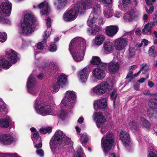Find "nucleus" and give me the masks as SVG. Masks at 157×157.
Returning a JSON list of instances; mask_svg holds the SVG:
<instances>
[{"instance_id": "1", "label": "nucleus", "mask_w": 157, "mask_h": 157, "mask_svg": "<svg viewBox=\"0 0 157 157\" xmlns=\"http://www.w3.org/2000/svg\"><path fill=\"white\" fill-rule=\"evenodd\" d=\"M86 47L85 40L81 37H76L71 40L69 50L75 61L78 63L83 60Z\"/></svg>"}, {"instance_id": "2", "label": "nucleus", "mask_w": 157, "mask_h": 157, "mask_svg": "<svg viewBox=\"0 0 157 157\" xmlns=\"http://www.w3.org/2000/svg\"><path fill=\"white\" fill-rule=\"evenodd\" d=\"M35 20V17L33 14H26L24 17L23 21L21 23L18 33L24 36L31 35L34 31Z\"/></svg>"}, {"instance_id": "3", "label": "nucleus", "mask_w": 157, "mask_h": 157, "mask_svg": "<svg viewBox=\"0 0 157 157\" xmlns=\"http://www.w3.org/2000/svg\"><path fill=\"white\" fill-rule=\"evenodd\" d=\"M101 13V10L98 6L93 7V12L90 14L87 23V25L91 28L87 29V33L89 35H96L101 30V27L96 24V20Z\"/></svg>"}, {"instance_id": "4", "label": "nucleus", "mask_w": 157, "mask_h": 157, "mask_svg": "<svg viewBox=\"0 0 157 157\" xmlns=\"http://www.w3.org/2000/svg\"><path fill=\"white\" fill-rule=\"evenodd\" d=\"M34 107L36 112L42 116L53 115V108L51 104L44 101L43 98L40 96L37 97L35 100Z\"/></svg>"}, {"instance_id": "5", "label": "nucleus", "mask_w": 157, "mask_h": 157, "mask_svg": "<svg viewBox=\"0 0 157 157\" xmlns=\"http://www.w3.org/2000/svg\"><path fill=\"white\" fill-rule=\"evenodd\" d=\"M71 140L67 137L61 131L58 130L55 133L50 142V147L53 152H55L57 145L64 146L68 144Z\"/></svg>"}, {"instance_id": "6", "label": "nucleus", "mask_w": 157, "mask_h": 157, "mask_svg": "<svg viewBox=\"0 0 157 157\" xmlns=\"http://www.w3.org/2000/svg\"><path fill=\"white\" fill-rule=\"evenodd\" d=\"M12 5L9 2H3L1 5L0 22L2 23L10 24L9 20L6 19V16H9L11 12Z\"/></svg>"}, {"instance_id": "7", "label": "nucleus", "mask_w": 157, "mask_h": 157, "mask_svg": "<svg viewBox=\"0 0 157 157\" xmlns=\"http://www.w3.org/2000/svg\"><path fill=\"white\" fill-rule=\"evenodd\" d=\"M114 141L113 135L110 132L107 133L102 137L101 144L105 155L111 150Z\"/></svg>"}, {"instance_id": "8", "label": "nucleus", "mask_w": 157, "mask_h": 157, "mask_svg": "<svg viewBox=\"0 0 157 157\" xmlns=\"http://www.w3.org/2000/svg\"><path fill=\"white\" fill-rule=\"evenodd\" d=\"M96 1H94V0H85L84 1L78 2L76 5V7L77 8L80 12V14L82 13L84 11L89 9L93 7H93L94 6H98L100 9V6L99 5L96 3Z\"/></svg>"}, {"instance_id": "9", "label": "nucleus", "mask_w": 157, "mask_h": 157, "mask_svg": "<svg viewBox=\"0 0 157 157\" xmlns=\"http://www.w3.org/2000/svg\"><path fill=\"white\" fill-rule=\"evenodd\" d=\"M76 7L75 4L73 5L70 10L64 13L62 17L63 21L69 22L72 21L76 18L78 14L80 13V12Z\"/></svg>"}, {"instance_id": "10", "label": "nucleus", "mask_w": 157, "mask_h": 157, "mask_svg": "<svg viewBox=\"0 0 157 157\" xmlns=\"http://www.w3.org/2000/svg\"><path fill=\"white\" fill-rule=\"evenodd\" d=\"M109 85L106 81H103L93 87L90 90L91 94L101 96L106 92L109 88Z\"/></svg>"}, {"instance_id": "11", "label": "nucleus", "mask_w": 157, "mask_h": 157, "mask_svg": "<svg viewBox=\"0 0 157 157\" xmlns=\"http://www.w3.org/2000/svg\"><path fill=\"white\" fill-rule=\"evenodd\" d=\"M107 66V63H101V67L98 66V67L94 69L92 72L93 77L98 80L103 79L105 76V70Z\"/></svg>"}, {"instance_id": "12", "label": "nucleus", "mask_w": 157, "mask_h": 157, "mask_svg": "<svg viewBox=\"0 0 157 157\" xmlns=\"http://www.w3.org/2000/svg\"><path fill=\"white\" fill-rule=\"evenodd\" d=\"M120 137L124 146L128 151H130L132 147L128 133L125 131H122L120 132Z\"/></svg>"}, {"instance_id": "13", "label": "nucleus", "mask_w": 157, "mask_h": 157, "mask_svg": "<svg viewBox=\"0 0 157 157\" xmlns=\"http://www.w3.org/2000/svg\"><path fill=\"white\" fill-rule=\"evenodd\" d=\"M36 83L34 76L31 75L28 79L27 86L28 92L33 95H36L37 93V90L36 87Z\"/></svg>"}, {"instance_id": "14", "label": "nucleus", "mask_w": 157, "mask_h": 157, "mask_svg": "<svg viewBox=\"0 0 157 157\" xmlns=\"http://www.w3.org/2000/svg\"><path fill=\"white\" fill-rule=\"evenodd\" d=\"M128 44V39L121 37L114 40V45L116 50L121 51L125 48Z\"/></svg>"}, {"instance_id": "15", "label": "nucleus", "mask_w": 157, "mask_h": 157, "mask_svg": "<svg viewBox=\"0 0 157 157\" xmlns=\"http://www.w3.org/2000/svg\"><path fill=\"white\" fill-rule=\"evenodd\" d=\"M33 7L34 9H39L45 8V9L43 10L40 12L41 16L42 18L45 15H48L50 12V6L48 2L45 1L40 3L38 5H34Z\"/></svg>"}, {"instance_id": "16", "label": "nucleus", "mask_w": 157, "mask_h": 157, "mask_svg": "<svg viewBox=\"0 0 157 157\" xmlns=\"http://www.w3.org/2000/svg\"><path fill=\"white\" fill-rule=\"evenodd\" d=\"M16 141L15 138L11 134H0V143L4 145H10Z\"/></svg>"}, {"instance_id": "17", "label": "nucleus", "mask_w": 157, "mask_h": 157, "mask_svg": "<svg viewBox=\"0 0 157 157\" xmlns=\"http://www.w3.org/2000/svg\"><path fill=\"white\" fill-rule=\"evenodd\" d=\"M14 122L12 121L11 117L9 116H6L3 118L0 119V127L2 128H14Z\"/></svg>"}, {"instance_id": "18", "label": "nucleus", "mask_w": 157, "mask_h": 157, "mask_svg": "<svg viewBox=\"0 0 157 157\" xmlns=\"http://www.w3.org/2000/svg\"><path fill=\"white\" fill-rule=\"evenodd\" d=\"M93 117L94 120L96 122V125L98 128H100L106 120L105 117L101 112L94 113Z\"/></svg>"}, {"instance_id": "19", "label": "nucleus", "mask_w": 157, "mask_h": 157, "mask_svg": "<svg viewBox=\"0 0 157 157\" xmlns=\"http://www.w3.org/2000/svg\"><path fill=\"white\" fill-rule=\"evenodd\" d=\"M107 99L103 98L95 100L94 103V108L95 110L105 109L107 106Z\"/></svg>"}, {"instance_id": "20", "label": "nucleus", "mask_w": 157, "mask_h": 157, "mask_svg": "<svg viewBox=\"0 0 157 157\" xmlns=\"http://www.w3.org/2000/svg\"><path fill=\"white\" fill-rule=\"evenodd\" d=\"M89 72L88 68L85 67L79 71L78 78L80 81L84 83L86 82L89 76Z\"/></svg>"}, {"instance_id": "21", "label": "nucleus", "mask_w": 157, "mask_h": 157, "mask_svg": "<svg viewBox=\"0 0 157 157\" xmlns=\"http://www.w3.org/2000/svg\"><path fill=\"white\" fill-rule=\"evenodd\" d=\"M118 30V28L117 26L110 25L106 27L105 28L106 34L110 37H112L115 35Z\"/></svg>"}, {"instance_id": "22", "label": "nucleus", "mask_w": 157, "mask_h": 157, "mask_svg": "<svg viewBox=\"0 0 157 157\" xmlns=\"http://www.w3.org/2000/svg\"><path fill=\"white\" fill-rule=\"evenodd\" d=\"M120 68L119 63L114 60H112L108 64V68L109 72L113 74L117 72Z\"/></svg>"}, {"instance_id": "23", "label": "nucleus", "mask_w": 157, "mask_h": 157, "mask_svg": "<svg viewBox=\"0 0 157 157\" xmlns=\"http://www.w3.org/2000/svg\"><path fill=\"white\" fill-rule=\"evenodd\" d=\"M74 103L73 102L68 101L66 98H64L62 99L60 103L61 107L62 109H72L74 106Z\"/></svg>"}, {"instance_id": "24", "label": "nucleus", "mask_w": 157, "mask_h": 157, "mask_svg": "<svg viewBox=\"0 0 157 157\" xmlns=\"http://www.w3.org/2000/svg\"><path fill=\"white\" fill-rule=\"evenodd\" d=\"M6 56L13 63L17 62V53L14 50H10L7 51Z\"/></svg>"}, {"instance_id": "25", "label": "nucleus", "mask_w": 157, "mask_h": 157, "mask_svg": "<svg viewBox=\"0 0 157 157\" xmlns=\"http://www.w3.org/2000/svg\"><path fill=\"white\" fill-rule=\"evenodd\" d=\"M64 98L67 99L68 101L73 102L74 104V100L76 98V94L73 91L68 90L65 93Z\"/></svg>"}, {"instance_id": "26", "label": "nucleus", "mask_w": 157, "mask_h": 157, "mask_svg": "<svg viewBox=\"0 0 157 157\" xmlns=\"http://www.w3.org/2000/svg\"><path fill=\"white\" fill-rule=\"evenodd\" d=\"M131 0H119V8L122 11H126L131 4Z\"/></svg>"}, {"instance_id": "27", "label": "nucleus", "mask_w": 157, "mask_h": 157, "mask_svg": "<svg viewBox=\"0 0 157 157\" xmlns=\"http://www.w3.org/2000/svg\"><path fill=\"white\" fill-rule=\"evenodd\" d=\"M155 22H148L145 24L142 29V33L144 34H150L151 32V29L155 25Z\"/></svg>"}, {"instance_id": "28", "label": "nucleus", "mask_w": 157, "mask_h": 157, "mask_svg": "<svg viewBox=\"0 0 157 157\" xmlns=\"http://www.w3.org/2000/svg\"><path fill=\"white\" fill-rule=\"evenodd\" d=\"M113 10L110 6L104 5L103 9V14L104 17L106 18H110L113 15Z\"/></svg>"}, {"instance_id": "29", "label": "nucleus", "mask_w": 157, "mask_h": 157, "mask_svg": "<svg viewBox=\"0 0 157 157\" xmlns=\"http://www.w3.org/2000/svg\"><path fill=\"white\" fill-rule=\"evenodd\" d=\"M135 17V11L131 10L125 13L123 16V18L125 21L129 22L133 20Z\"/></svg>"}, {"instance_id": "30", "label": "nucleus", "mask_w": 157, "mask_h": 157, "mask_svg": "<svg viewBox=\"0 0 157 157\" xmlns=\"http://www.w3.org/2000/svg\"><path fill=\"white\" fill-rule=\"evenodd\" d=\"M54 4L57 10H62L66 6L67 1V0H54Z\"/></svg>"}, {"instance_id": "31", "label": "nucleus", "mask_w": 157, "mask_h": 157, "mask_svg": "<svg viewBox=\"0 0 157 157\" xmlns=\"http://www.w3.org/2000/svg\"><path fill=\"white\" fill-rule=\"evenodd\" d=\"M67 83V76L64 74L60 75L57 78V83L61 87H63Z\"/></svg>"}, {"instance_id": "32", "label": "nucleus", "mask_w": 157, "mask_h": 157, "mask_svg": "<svg viewBox=\"0 0 157 157\" xmlns=\"http://www.w3.org/2000/svg\"><path fill=\"white\" fill-rule=\"evenodd\" d=\"M103 48L105 52L110 53L114 49V46L113 43L109 41H106L103 44Z\"/></svg>"}, {"instance_id": "33", "label": "nucleus", "mask_w": 157, "mask_h": 157, "mask_svg": "<svg viewBox=\"0 0 157 157\" xmlns=\"http://www.w3.org/2000/svg\"><path fill=\"white\" fill-rule=\"evenodd\" d=\"M140 124L143 127L149 128L151 126L150 123L147 120L143 117H140L138 119Z\"/></svg>"}, {"instance_id": "34", "label": "nucleus", "mask_w": 157, "mask_h": 157, "mask_svg": "<svg viewBox=\"0 0 157 157\" xmlns=\"http://www.w3.org/2000/svg\"><path fill=\"white\" fill-rule=\"evenodd\" d=\"M0 65L4 69H7L11 66V64L10 61L4 58L0 59Z\"/></svg>"}, {"instance_id": "35", "label": "nucleus", "mask_w": 157, "mask_h": 157, "mask_svg": "<svg viewBox=\"0 0 157 157\" xmlns=\"http://www.w3.org/2000/svg\"><path fill=\"white\" fill-rule=\"evenodd\" d=\"M105 39V37L104 35H100L96 36L94 39L95 44L97 45H100L103 42Z\"/></svg>"}, {"instance_id": "36", "label": "nucleus", "mask_w": 157, "mask_h": 157, "mask_svg": "<svg viewBox=\"0 0 157 157\" xmlns=\"http://www.w3.org/2000/svg\"><path fill=\"white\" fill-rule=\"evenodd\" d=\"M8 110L5 103L0 98V113L6 114L8 113Z\"/></svg>"}, {"instance_id": "37", "label": "nucleus", "mask_w": 157, "mask_h": 157, "mask_svg": "<svg viewBox=\"0 0 157 157\" xmlns=\"http://www.w3.org/2000/svg\"><path fill=\"white\" fill-rule=\"evenodd\" d=\"M90 137L86 133H83L80 137V140L83 146L88 142Z\"/></svg>"}, {"instance_id": "38", "label": "nucleus", "mask_w": 157, "mask_h": 157, "mask_svg": "<svg viewBox=\"0 0 157 157\" xmlns=\"http://www.w3.org/2000/svg\"><path fill=\"white\" fill-rule=\"evenodd\" d=\"M150 151L147 157H157V148L151 146L150 148Z\"/></svg>"}, {"instance_id": "39", "label": "nucleus", "mask_w": 157, "mask_h": 157, "mask_svg": "<svg viewBox=\"0 0 157 157\" xmlns=\"http://www.w3.org/2000/svg\"><path fill=\"white\" fill-rule=\"evenodd\" d=\"M149 107L154 109L157 108V100L155 98L151 99L148 103Z\"/></svg>"}, {"instance_id": "40", "label": "nucleus", "mask_w": 157, "mask_h": 157, "mask_svg": "<svg viewBox=\"0 0 157 157\" xmlns=\"http://www.w3.org/2000/svg\"><path fill=\"white\" fill-rule=\"evenodd\" d=\"M137 120H132L131 121L128 125V127L133 131L137 130L138 127V124Z\"/></svg>"}, {"instance_id": "41", "label": "nucleus", "mask_w": 157, "mask_h": 157, "mask_svg": "<svg viewBox=\"0 0 157 157\" xmlns=\"http://www.w3.org/2000/svg\"><path fill=\"white\" fill-rule=\"evenodd\" d=\"M84 155L82 147L81 146L78 147L77 151L74 155V157H84Z\"/></svg>"}, {"instance_id": "42", "label": "nucleus", "mask_w": 157, "mask_h": 157, "mask_svg": "<svg viewBox=\"0 0 157 157\" xmlns=\"http://www.w3.org/2000/svg\"><path fill=\"white\" fill-rule=\"evenodd\" d=\"M149 70V67L147 64H143L142 65L141 68L140 70L141 71H142L143 74H146V78L147 79L149 77V74L146 73V72Z\"/></svg>"}, {"instance_id": "43", "label": "nucleus", "mask_w": 157, "mask_h": 157, "mask_svg": "<svg viewBox=\"0 0 157 157\" xmlns=\"http://www.w3.org/2000/svg\"><path fill=\"white\" fill-rule=\"evenodd\" d=\"M31 137L33 143H36L41 140V138L39 136V135L38 132L34 133L31 135Z\"/></svg>"}, {"instance_id": "44", "label": "nucleus", "mask_w": 157, "mask_h": 157, "mask_svg": "<svg viewBox=\"0 0 157 157\" xmlns=\"http://www.w3.org/2000/svg\"><path fill=\"white\" fill-rule=\"evenodd\" d=\"M147 116L151 119H157V110L151 112L149 110L147 111Z\"/></svg>"}, {"instance_id": "45", "label": "nucleus", "mask_w": 157, "mask_h": 157, "mask_svg": "<svg viewBox=\"0 0 157 157\" xmlns=\"http://www.w3.org/2000/svg\"><path fill=\"white\" fill-rule=\"evenodd\" d=\"M101 60L100 58L97 56H94L93 57L90 63L91 64L94 65H99L100 64V66L101 67V64L103 63H101Z\"/></svg>"}, {"instance_id": "46", "label": "nucleus", "mask_w": 157, "mask_h": 157, "mask_svg": "<svg viewBox=\"0 0 157 157\" xmlns=\"http://www.w3.org/2000/svg\"><path fill=\"white\" fill-rule=\"evenodd\" d=\"M128 58L129 59L133 57L136 53V50L134 48L130 47L128 50Z\"/></svg>"}, {"instance_id": "47", "label": "nucleus", "mask_w": 157, "mask_h": 157, "mask_svg": "<svg viewBox=\"0 0 157 157\" xmlns=\"http://www.w3.org/2000/svg\"><path fill=\"white\" fill-rule=\"evenodd\" d=\"M117 94L116 90H114L112 92L110 95L111 99L113 101V105L114 106L115 105V101L117 97Z\"/></svg>"}, {"instance_id": "48", "label": "nucleus", "mask_w": 157, "mask_h": 157, "mask_svg": "<svg viewBox=\"0 0 157 157\" xmlns=\"http://www.w3.org/2000/svg\"><path fill=\"white\" fill-rule=\"evenodd\" d=\"M0 157H19V156L16 153L10 154L0 152Z\"/></svg>"}, {"instance_id": "49", "label": "nucleus", "mask_w": 157, "mask_h": 157, "mask_svg": "<svg viewBox=\"0 0 157 157\" xmlns=\"http://www.w3.org/2000/svg\"><path fill=\"white\" fill-rule=\"evenodd\" d=\"M51 30V28H47V30L44 31V34L43 35L44 38L43 40H46V39L50 36Z\"/></svg>"}, {"instance_id": "50", "label": "nucleus", "mask_w": 157, "mask_h": 157, "mask_svg": "<svg viewBox=\"0 0 157 157\" xmlns=\"http://www.w3.org/2000/svg\"><path fill=\"white\" fill-rule=\"evenodd\" d=\"M59 116L61 119L64 120L67 118V112L63 110H61L59 112Z\"/></svg>"}, {"instance_id": "51", "label": "nucleus", "mask_w": 157, "mask_h": 157, "mask_svg": "<svg viewBox=\"0 0 157 157\" xmlns=\"http://www.w3.org/2000/svg\"><path fill=\"white\" fill-rule=\"evenodd\" d=\"M52 129L50 127H48L46 128H42L40 129V132L43 134H45L47 133H50L52 131Z\"/></svg>"}, {"instance_id": "52", "label": "nucleus", "mask_w": 157, "mask_h": 157, "mask_svg": "<svg viewBox=\"0 0 157 157\" xmlns=\"http://www.w3.org/2000/svg\"><path fill=\"white\" fill-rule=\"evenodd\" d=\"M46 45V40H43L41 42L38 43L37 45V48L38 50H42L44 46Z\"/></svg>"}, {"instance_id": "53", "label": "nucleus", "mask_w": 157, "mask_h": 157, "mask_svg": "<svg viewBox=\"0 0 157 157\" xmlns=\"http://www.w3.org/2000/svg\"><path fill=\"white\" fill-rule=\"evenodd\" d=\"M61 87L57 83L54 84L52 86L51 88V90L54 93H55L57 92L59 90V87Z\"/></svg>"}, {"instance_id": "54", "label": "nucleus", "mask_w": 157, "mask_h": 157, "mask_svg": "<svg viewBox=\"0 0 157 157\" xmlns=\"http://www.w3.org/2000/svg\"><path fill=\"white\" fill-rule=\"evenodd\" d=\"M57 50V46L55 44H51L50 45L49 51L51 52H53L56 51Z\"/></svg>"}, {"instance_id": "55", "label": "nucleus", "mask_w": 157, "mask_h": 157, "mask_svg": "<svg viewBox=\"0 0 157 157\" xmlns=\"http://www.w3.org/2000/svg\"><path fill=\"white\" fill-rule=\"evenodd\" d=\"M97 2H102L103 4H105V5L110 6L111 3H112V0H97Z\"/></svg>"}, {"instance_id": "56", "label": "nucleus", "mask_w": 157, "mask_h": 157, "mask_svg": "<svg viewBox=\"0 0 157 157\" xmlns=\"http://www.w3.org/2000/svg\"><path fill=\"white\" fill-rule=\"evenodd\" d=\"M154 49L155 47L153 46H152L149 49V54L150 56H155Z\"/></svg>"}, {"instance_id": "57", "label": "nucleus", "mask_w": 157, "mask_h": 157, "mask_svg": "<svg viewBox=\"0 0 157 157\" xmlns=\"http://www.w3.org/2000/svg\"><path fill=\"white\" fill-rule=\"evenodd\" d=\"M34 147L36 149L41 148L42 146V141L41 140L36 143H34Z\"/></svg>"}, {"instance_id": "58", "label": "nucleus", "mask_w": 157, "mask_h": 157, "mask_svg": "<svg viewBox=\"0 0 157 157\" xmlns=\"http://www.w3.org/2000/svg\"><path fill=\"white\" fill-rule=\"evenodd\" d=\"M102 126L101 129L100 131L103 134L105 133L108 130V128L106 125L105 124H103Z\"/></svg>"}, {"instance_id": "59", "label": "nucleus", "mask_w": 157, "mask_h": 157, "mask_svg": "<svg viewBox=\"0 0 157 157\" xmlns=\"http://www.w3.org/2000/svg\"><path fill=\"white\" fill-rule=\"evenodd\" d=\"M36 154L41 157H43L44 156V151L41 149H39L36 150Z\"/></svg>"}, {"instance_id": "60", "label": "nucleus", "mask_w": 157, "mask_h": 157, "mask_svg": "<svg viewBox=\"0 0 157 157\" xmlns=\"http://www.w3.org/2000/svg\"><path fill=\"white\" fill-rule=\"evenodd\" d=\"M46 22V25L47 28H51V19L49 17H48L45 21Z\"/></svg>"}, {"instance_id": "61", "label": "nucleus", "mask_w": 157, "mask_h": 157, "mask_svg": "<svg viewBox=\"0 0 157 157\" xmlns=\"http://www.w3.org/2000/svg\"><path fill=\"white\" fill-rule=\"evenodd\" d=\"M98 16L97 19L96 20V22L98 21V24L99 25H103L104 24V19L102 18H101L99 17V15Z\"/></svg>"}, {"instance_id": "62", "label": "nucleus", "mask_w": 157, "mask_h": 157, "mask_svg": "<svg viewBox=\"0 0 157 157\" xmlns=\"http://www.w3.org/2000/svg\"><path fill=\"white\" fill-rule=\"evenodd\" d=\"M154 9V7L153 6H151L149 8V10H148L147 8H146L145 10L147 13L148 14H151L153 12Z\"/></svg>"}, {"instance_id": "63", "label": "nucleus", "mask_w": 157, "mask_h": 157, "mask_svg": "<svg viewBox=\"0 0 157 157\" xmlns=\"http://www.w3.org/2000/svg\"><path fill=\"white\" fill-rule=\"evenodd\" d=\"M122 16V14L121 13L119 12H116L114 15V16L117 18H120Z\"/></svg>"}, {"instance_id": "64", "label": "nucleus", "mask_w": 157, "mask_h": 157, "mask_svg": "<svg viewBox=\"0 0 157 157\" xmlns=\"http://www.w3.org/2000/svg\"><path fill=\"white\" fill-rule=\"evenodd\" d=\"M34 54L35 59H38L37 58L40 56L39 55H40V52L37 50L35 51Z\"/></svg>"}]
</instances>
